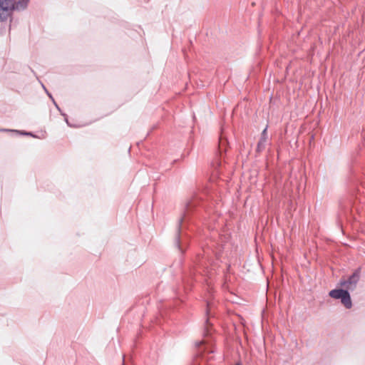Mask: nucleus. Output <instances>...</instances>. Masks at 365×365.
Returning a JSON list of instances; mask_svg holds the SVG:
<instances>
[{"label":"nucleus","instance_id":"obj_5","mask_svg":"<svg viewBox=\"0 0 365 365\" xmlns=\"http://www.w3.org/2000/svg\"><path fill=\"white\" fill-rule=\"evenodd\" d=\"M176 244H177V246L180 248V240H179V237L177 238L176 240Z\"/></svg>","mask_w":365,"mask_h":365},{"label":"nucleus","instance_id":"obj_1","mask_svg":"<svg viewBox=\"0 0 365 365\" xmlns=\"http://www.w3.org/2000/svg\"><path fill=\"white\" fill-rule=\"evenodd\" d=\"M29 0H0V21H4L8 19L12 14L14 10L24 9Z\"/></svg>","mask_w":365,"mask_h":365},{"label":"nucleus","instance_id":"obj_2","mask_svg":"<svg viewBox=\"0 0 365 365\" xmlns=\"http://www.w3.org/2000/svg\"><path fill=\"white\" fill-rule=\"evenodd\" d=\"M329 296L334 299H340L341 303L347 309H350L352 306L350 294L347 290L333 289L329 292Z\"/></svg>","mask_w":365,"mask_h":365},{"label":"nucleus","instance_id":"obj_4","mask_svg":"<svg viewBox=\"0 0 365 365\" xmlns=\"http://www.w3.org/2000/svg\"><path fill=\"white\" fill-rule=\"evenodd\" d=\"M267 127H266L262 133L261 138L258 143L257 148L258 150H260L263 148L267 143Z\"/></svg>","mask_w":365,"mask_h":365},{"label":"nucleus","instance_id":"obj_6","mask_svg":"<svg viewBox=\"0 0 365 365\" xmlns=\"http://www.w3.org/2000/svg\"><path fill=\"white\" fill-rule=\"evenodd\" d=\"M202 343V341H200V342H198L196 345L198 346H200Z\"/></svg>","mask_w":365,"mask_h":365},{"label":"nucleus","instance_id":"obj_3","mask_svg":"<svg viewBox=\"0 0 365 365\" xmlns=\"http://www.w3.org/2000/svg\"><path fill=\"white\" fill-rule=\"evenodd\" d=\"M360 278V270L356 269L355 272L349 277L347 280H341L340 282L341 286L345 287L346 289L353 290L358 283Z\"/></svg>","mask_w":365,"mask_h":365}]
</instances>
